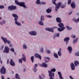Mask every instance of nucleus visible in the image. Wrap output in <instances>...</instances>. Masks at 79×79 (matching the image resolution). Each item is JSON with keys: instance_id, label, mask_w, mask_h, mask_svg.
Wrapping results in <instances>:
<instances>
[{"instance_id": "36", "label": "nucleus", "mask_w": 79, "mask_h": 79, "mask_svg": "<svg viewBox=\"0 0 79 79\" xmlns=\"http://www.w3.org/2000/svg\"><path fill=\"white\" fill-rule=\"evenodd\" d=\"M34 56H32L31 57V61L32 63L34 62Z\"/></svg>"}, {"instance_id": "56", "label": "nucleus", "mask_w": 79, "mask_h": 79, "mask_svg": "<svg viewBox=\"0 0 79 79\" xmlns=\"http://www.w3.org/2000/svg\"><path fill=\"white\" fill-rule=\"evenodd\" d=\"M9 63V60L8 59L7 60V64H8Z\"/></svg>"}, {"instance_id": "57", "label": "nucleus", "mask_w": 79, "mask_h": 79, "mask_svg": "<svg viewBox=\"0 0 79 79\" xmlns=\"http://www.w3.org/2000/svg\"><path fill=\"white\" fill-rule=\"evenodd\" d=\"M1 77H2V79H4V77L3 76H1Z\"/></svg>"}, {"instance_id": "24", "label": "nucleus", "mask_w": 79, "mask_h": 79, "mask_svg": "<svg viewBox=\"0 0 79 79\" xmlns=\"http://www.w3.org/2000/svg\"><path fill=\"white\" fill-rule=\"evenodd\" d=\"M74 64L75 66H77L79 64V62L77 61H75L74 62Z\"/></svg>"}, {"instance_id": "39", "label": "nucleus", "mask_w": 79, "mask_h": 79, "mask_svg": "<svg viewBox=\"0 0 79 79\" xmlns=\"http://www.w3.org/2000/svg\"><path fill=\"white\" fill-rule=\"evenodd\" d=\"M40 52L41 53H43L44 52V48L43 47H41L40 50Z\"/></svg>"}, {"instance_id": "12", "label": "nucleus", "mask_w": 79, "mask_h": 79, "mask_svg": "<svg viewBox=\"0 0 79 79\" xmlns=\"http://www.w3.org/2000/svg\"><path fill=\"white\" fill-rule=\"evenodd\" d=\"M40 66L44 67V68H47V67H48V65L44 62L43 63L41 64H40Z\"/></svg>"}, {"instance_id": "37", "label": "nucleus", "mask_w": 79, "mask_h": 79, "mask_svg": "<svg viewBox=\"0 0 79 79\" xmlns=\"http://www.w3.org/2000/svg\"><path fill=\"white\" fill-rule=\"evenodd\" d=\"M76 37V36L75 35L73 34L71 36V37L72 38H73V39H75Z\"/></svg>"}, {"instance_id": "18", "label": "nucleus", "mask_w": 79, "mask_h": 79, "mask_svg": "<svg viewBox=\"0 0 79 79\" xmlns=\"http://www.w3.org/2000/svg\"><path fill=\"white\" fill-rule=\"evenodd\" d=\"M71 8H72L73 9H74V8H76V4L75 3H74V2H73L71 3Z\"/></svg>"}, {"instance_id": "9", "label": "nucleus", "mask_w": 79, "mask_h": 79, "mask_svg": "<svg viewBox=\"0 0 79 79\" xmlns=\"http://www.w3.org/2000/svg\"><path fill=\"white\" fill-rule=\"evenodd\" d=\"M25 2H19V5L20 6L23 7L24 8H26V6L25 5Z\"/></svg>"}, {"instance_id": "53", "label": "nucleus", "mask_w": 79, "mask_h": 79, "mask_svg": "<svg viewBox=\"0 0 79 79\" xmlns=\"http://www.w3.org/2000/svg\"><path fill=\"white\" fill-rule=\"evenodd\" d=\"M42 76L44 78H45V75H44V74H42Z\"/></svg>"}, {"instance_id": "51", "label": "nucleus", "mask_w": 79, "mask_h": 79, "mask_svg": "<svg viewBox=\"0 0 79 79\" xmlns=\"http://www.w3.org/2000/svg\"><path fill=\"white\" fill-rule=\"evenodd\" d=\"M38 66V64H35V65H34V67H35V68H36V67Z\"/></svg>"}, {"instance_id": "48", "label": "nucleus", "mask_w": 79, "mask_h": 79, "mask_svg": "<svg viewBox=\"0 0 79 79\" xmlns=\"http://www.w3.org/2000/svg\"><path fill=\"white\" fill-rule=\"evenodd\" d=\"M3 48H4V46H2L0 48V50H1L3 49Z\"/></svg>"}, {"instance_id": "22", "label": "nucleus", "mask_w": 79, "mask_h": 79, "mask_svg": "<svg viewBox=\"0 0 79 79\" xmlns=\"http://www.w3.org/2000/svg\"><path fill=\"white\" fill-rule=\"evenodd\" d=\"M38 24L39 25H40V26H44V22H43L42 20L39 21Z\"/></svg>"}, {"instance_id": "35", "label": "nucleus", "mask_w": 79, "mask_h": 79, "mask_svg": "<svg viewBox=\"0 0 79 79\" xmlns=\"http://www.w3.org/2000/svg\"><path fill=\"white\" fill-rule=\"evenodd\" d=\"M46 53H48V54H50L51 53V51L50 50H46Z\"/></svg>"}, {"instance_id": "26", "label": "nucleus", "mask_w": 79, "mask_h": 79, "mask_svg": "<svg viewBox=\"0 0 79 79\" xmlns=\"http://www.w3.org/2000/svg\"><path fill=\"white\" fill-rule=\"evenodd\" d=\"M23 49L26 50V49L27 48V46L26 45V44H24L23 45Z\"/></svg>"}, {"instance_id": "58", "label": "nucleus", "mask_w": 79, "mask_h": 79, "mask_svg": "<svg viewBox=\"0 0 79 79\" xmlns=\"http://www.w3.org/2000/svg\"><path fill=\"white\" fill-rule=\"evenodd\" d=\"M26 71V69H23L24 72H25V71Z\"/></svg>"}, {"instance_id": "49", "label": "nucleus", "mask_w": 79, "mask_h": 79, "mask_svg": "<svg viewBox=\"0 0 79 79\" xmlns=\"http://www.w3.org/2000/svg\"><path fill=\"white\" fill-rule=\"evenodd\" d=\"M71 0H68V3L69 5V4L71 3Z\"/></svg>"}, {"instance_id": "15", "label": "nucleus", "mask_w": 79, "mask_h": 79, "mask_svg": "<svg viewBox=\"0 0 79 79\" xmlns=\"http://www.w3.org/2000/svg\"><path fill=\"white\" fill-rule=\"evenodd\" d=\"M46 30L51 32H53V28H46Z\"/></svg>"}, {"instance_id": "32", "label": "nucleus", "mask_w": 79, "mask_h": 79, "mask_svg": "<svg viewBox=\"0 0 79 79\" xmlns=\"http://www.w3.org/2000/svg\"><path fill=\"white\" fill-rule=\"evenodd\" d=\"M15 78L17 79H20V78H19V76L18 74H16L15 75Z\"/></svg>"}, {"instance_id": "21", "label": "nucleus", "mask_w": 79, "mask_h": 79, "mask_svg": "<svg viewBox=\"0 0 79 79\" xmlns=\"http://www.w3.org/2000/svg\"><path fill=\"white\" fill-rule=\"evenodd\" d=\"M56 20L57 23H61V20L60 18L59 17H57L56 18Z\"/></svg>"}, {"instance_id": "4", "label": "nucleus", "mask_w": 79, "mask_h": 79, "mask_svg": "<svg viewBox=\"0 0 79 79\" xmlns=\"http://www.w3.org/2000/svg\"><path fill=\"white\" fill-rule=\"evenodd\" d=\"M58 26L60 27L58 28V31L59 32H62L65 29V28L64 27V24L63 23H59L58 24Z\"/></svg>"}, {"instance_id": "60", "label": "nucleus", "mask_w": 79, "mask_h": 79, "mask_svg": "<svg viewBox=\"0 0 79 79\" xmlns=\"http://www.w3.org/2000/svg\"><path fill=\"white\" fill-rule=\"evenodd\" d=\"M77 21H78V23L79 22V17L77 19Z\"/></svg>"}, {"instance_id": "11", "label": "nucleus", "mask_w": 79, "mask_h": 79, "mask_svg": "<svg viewBox=\"0 0 79 79\" xmlns=\"http://www.w3.org/2000/svg\"><path fill=\"white\" fill-rule=\"evenodd\" d=\"M35 56L36 57V58H39L40 60H41L42 59V57H41V56L40 55L39 53H36L35 54Z\"/></svg>"}, {"instance_id": "41", "label": "nucleus", "mask_w": 79, "mask_h": 79, "mask_svg": "<svg viewBox=\"0 0 79 79\" xmlns=\"http://www.w3.org/2000/svg\"><path fill=\"white\" fill-rule=\"evenodd\" d=\"M19 62V63H23V60L22 59H19L18 60Z\"/></svg>"}, {"instance_id": "40", "label": "nucleus", "mask_w": 79, "mask_h": 79, "mask_svg": "<svg viewBox=\"0 0 79 79\" xmlns=\"http://www.w3.org/2000/svg\"><path fill=\"white\" fill-rule=\"evenodd\" d=\"M12 6V10H15L16 8V6Z\"/></svg>"}, {"instance_id": "62", "label": "nucleus", "mask_w": 79, "mask_h": 79, "mask_svg": "<svg viewBox=\"0 0 79 79\" xmlns=\"http://www.w3.org/2000/svg\"><path fill=\"white\" fill-rule=\"evenodd\" d=\"M45 62L47 63H48V61H47V60H45Z\"/></svg>"}, {"instance_id": "55", "label": "nucleus", "mask_w": 79, "mask_h": 79, "mask_svg": "<svg viewBox=\"0 0 79 79\" xmlns=\"http://www.w3.org/2000/svg\"><path fill=\"white\" fill-rule=\"evenodd\" d=\"M0 24H1V25H3V22H0Z\"/></svg>"}, {"instance_id": "14", "label": "nucleus", "mask_w": 79, "mask_h": 79, "mask_svg": "<svg viewBox=\"0 0 79 79\" xmlns=\"http://www.w3.org/2000/svg\"><path fill=\"white\" fill-rule=\"evenodd\" d=\"M22 56L23 57L22 59V60H23L24 62H26V55L24 54H22Z\"/></svg>"}, {"instance_id": "5", "label": "nucleus", "mask_w": 79, "mask_h": 79, "mask_svg": "<svg viewBox=\"0 0 79 79\" xmlns=\"http://www.w3.org/2000/svg\"><path fill=\"white\" fill-rule=\"evenodd\" d=\"M10 52V48L7 46H5L3 52L6 53H8Z\"/></svg>"}, {"instance_id": "43", "label": "nucleus", "mask_w": 79, "mask_h": 79, "mask_svg": "<svg viewBox=\"0 0 79 79\" xmlns=\"http://www.w3.org/2000/svg\"><path fill=\"white\" fill-rule=\"evenodd\" d=\"M11 52H12L13 53L15 52V49L14 48H11L10 49Z\"/></svg>"}, {"instance_id": "30", "label": "nucleus", "mask_w": 79, "mask_h": 79, "mask_svg": "<svg viewBox=\"0 0 79 79\" xmlns=\"http://www.w3.org/2000/svg\"><path fill=\"white\" fill-rule=\"evenodd\" d=\"M77 40H78V39L77 38L73 40V43L74 44H75L77 42Z\"/></svg>"}, {"instance_id": "10", "label": "nucleus", "mask_w": 79, "mask_h": 79, "mask_svg": "<svg viewBox=\"0 0 79 79\" xmlns=\"http://www.w3.org/2000/svg\"><path fill=\"white\" fill-rule=\"evenodd\" d=\"M61 5V2H59L58 3L57 5L55 7V10L56 11H58V10L60 8V7Z\"/></svg>"}, {"instance_id": "27", "label": "nucleus", "mask_w": 79, "mask_h": 79, "mask_svg": "<svg viewBox=\"0 0 79 79\" xmlns=\"http://www.w3.org/2000/svg\"><path fill=\"white\" fill-rule=\"evenodd\" d=\"M60 33H57L56 34V36L55 35L53 37L54 38H55L56 37H60Z\"/></svg>"}, {"instance_id": "8", "label": "nucleus", "mask_w": 79, "mask_h": 79, "mask_svg": "<svg viewBox=\"0 0 79 79\" xmlns=\"http://www.w3.org/2000/svg\"><path fill=\"white\" fill-rule=\"evenodd\" d=\"M36 3L37 5H40V4H42V5H45L46 4V2H40V0H36Z\"/></svg>"}, {"instance_id": "13", "label": "nucleus", "mask_w": 79, "mask_h": 79, "mask_svg": "<svg viewBox=\"0 0 79 79\" xmlns=\"http://www.w3.org/2000/svg\"><path fill=\"white\" fill-rule=\"evenodd\" d=\"M69 37H67L64 39V42H66V45H67L68 44V42H69Z\"/></svg>"}, {"instance_id": "16", "label": "nucleus", "mask_w": 79, "mask_h": 79, "mask_svg": "<svg viewBox=\"0 0 79 79\" xmlns=\"http://www.w3.org/2000/svg\"><path fill=\"white\" fill-rule=\"evenodd\" d=\"M57 54L58 56L60 57L62 56V53H61V48H60L59 49V51L57 52Z\"/></svg>"}, {"instance_id": "46", "label": "nucleus", "mask_w": 79, "mask_h": 79, "mask_svg": "<svg viewBox=\"0 0 79 79\" xmlns=\"http://www.w3.org/2000/svg\"><path fill=\"white\" fill-rule=\"evenodd\" d=\"M46 16L47 18H52V16L50 15H47Z\"/></svg>"}, {"instance_id": "7", "label": "nucleus", "mask_w": 79, "mask_h": 79, "mask_svg": "<svg viewBox=\"0 0 79 79\" xmlns=\"http://www.w3.org/2000/svg\"><path fill=\"white\" fill-rule=\"evenodd\" d=\"M0 73L1 74H4L6 73V69H5L4 66H2L1 68Z\"/></svg>"}, {"instance_id": "61", "label": "nucleus", "mask_w": 79, "mask_h": 79, "mask_svg": "<svg viewBox=\"0 0 79 79\" xmlns=\"http://www.w3.org/2000/svg\"><path fill=\"white\" fill-rule=\"evenodd\" d=\"M13 53H14V54H15V55H16V52H15V51H14V52H13Z\"/></svg>"}, {"instance_id": "19", "label": "nucleus", "mask_w": 79, "mask_h": 79, "mask_svg": "<svg viewBox=\"0 0 79 79\" xmlns=\"http://www.w3.org/2000/svg\"><path fill=\"white\" fill-rule=\"evenodd\" d=\"M10 65L12 66H14L15 65V63L13 62V61L12 59H10Z\"/></svg>"}, {"instance_id": "23", "label": "nucleus", "mask_w": 79, "mask_h": 79, "mask_svg": "<svg viewBox=\"0 0 79 79\" xmlns=\"http://www.w3.org/2000/svg\"><path fill=\"white\" fill-rule=\"evenodd\" d=\"M53 56L55 58H58L59 56L58 54L56 53H53Z\"/></svg>"}, {"instance_id": "33", "label": "nucleus", "mask_w": 79, "mask_h": 79, "mask_svg": "<svg viewBox=\"0 0 79 79\" xmlns=\"http://www.w3.org/2000/svg\"><path fill=\"white\" fill-rule=\"evenodd\" d=\"M44 17L43 15L41 16L40 21H44Z\"/></svg>"}, {"instance_id": "31", "label": "nucleus", "mask_w": 79, "mask_h": 79, "mask_svg": "<svg viewBox=\"0 0 79 79\" xmlns=\"http://www.w3.org/2000/svg\"><path fill=\"white\" fill-rule=\"evenodd\" d=\"M33 70L35 73H36V72H37V69L36 67H34L33 68Z\"/></svg>"}, {"instance_id": "45", "label": "nucleus", "mask_w": 79, "mask_h": 79, "mask_svg": "<svg viewBox=\"0 0 79 79\" xmlns=\"http://www.w3.org/2000/svg\"><path fill=\"white\" fill-rule=\"evenodd\" d=\"M75 56H79V52H77L75 53Z\"/></svg>"}, {"instance_id": "38", "label": "nucleus", "mask_w": 79, "mask_h": 79, "mask_svg": "<svg viewBox=\"0 0 79 79\" xmlns=\"http://www.w3.org/2000/svg\"><path fill=\"white\" fill-rule=\"evenodd\" d=\"M15 3L17 4V5H19V2H18V0H15Z\"/></svg>"}, {"instance_id": "50", "label": "nucleus", "mask_w": 79, "mask_h": 79, "mask_svg": "<svg viewBox=\"0 0 79 79\" xmlns=\"http://www.w3.org/2000/svg\"><path fill=\"white\" fill-rule=\"evenodd\" d=\"M45 60H50L49 57H45Z\"/></svg>"}, {"instance_id": "2", "label": "nucleus", "mask_w": 79, "mask_h": 79, "mask_svg": "<svg viewBox=\"0 0 79 79\" xmlns=\"http://www.w3.org/2000/svg\"><path fill=\"white\" fill-rule=\"evenodd\" d=\"M56 71V69L55 68L52 69H51V71L48 70V73H49V75L50 78L49 79H54L53 77L55 76V74L53 72H55Z\"/></svg>"}, {"instance_id": "47", "label": "nucleus", "mask_w": 79, "mask_h": 79, "mask_svg": "<svg viewBox=\"0 0 79 79\" xmlns=\"http://www.w3.org/2000/svg\"><path fill=\"white\" fill-rule=\"evenodd\" d=\"M66 6V5L65 4H63L61 6V8H64Z\"/></svg>"}, {"instance_id": "28", "label": "nucleus", "mask_w": 79, "mask_h": 79, "mask_svg": "<svg viewBox=\"0 0 79 79\" xmlns=\"http://www.w3.org/2000/svg\"><path fill=\"white\" fill-rule=\"evenodd\" d=\"M72 19L73 21H74L75 23H78L77 19L76 18V17L73 18Z\"/></svg>"}, {"instance_id": "54", "label": "nucleus", "mask_w": 79, "mask_h": 79, "mask_svg": "<svg viewBox=\"0 0 79 79\" xmlns=\"http://www.w3.org/2000/svg\"><path fill=\"white\" fill-rule=\"evenodd\" d=\"M72 11H71L70 12H69V15H71V14L72 13Z\"/></svg>"}, {"instance_id": "25", "label": "nucleus", "mask_w": 79, "mask_h": 79, "mask_svg": "<svg viewBox=\"0 0 79 79\" xmlns=\"http://www.w3.org/2000/svg\"><path fill=\"white\" fill-rule=\"evenodd\" d=\"M66 28L67 29V30H68V31H70V30H72V29H73V28L71 27H69V25H67L66 27Z\"/></svg>"}, {"instance_id": "1", "label": "nucleus", "mask_w": 79, "mask_h": 79, "mask_svg": "<svg viewBox=\"0 0 79 79\" xmlns=\"http://www.w3.org/2000/svg\"><path fill=\"white\" fill-rule=\"evenodd\" d=\"M1 39H2V41L4 42V44H7L9 45V47H13V45L11 44V41L10 40H7V38L3 36H2L1 37Z\"/></svg>"}, {"instance_id": "3", "label": "nucleus", "mask_w": 79, "mask_h": 79, "mask_svg": "<svg viewBox=\"0 0 79 79\" xmlns=\"http://www.w3.org/2000/svg\"><path fill=\"white\" fill-rule=\"evenodd\" d=\"M12 16L13 17H14V18H15L14 20L15 21V23L17 26H21V23L17 21L18 19V16L17 15L15 14H13Z\"/></svg>"}, {"instance_id": "20", "label": "nucleus", "mask_w": 79, "mask_h": 79, "mask_svg": "<svg viewBox=\"0 0 79 79\" xmlns=\"http://www.w3.org/2000/svg\"><path fill=\"white\" fill-rule=\"evenodd\" d=\"M68 49L69 52V53H71V52H72V50H73L71 46H68Z\"/></svg>"}, {"instance_id": "29", "label": "nucleus", "mask_w": 79, "mask_h": 79, "mask_svg": "<svg viewBox=\"0 0 79 79\" xmlns=\"http://www.w3.org/2000/svg\"><path fill=\"white\" fill-rule=\"evenodd\" d=\"M46 11L48 13H50L51 11H52V9H47L46 10Z\"/></svg>"}, {"instance_id": "44", "label": "nucleus", "mask_w": 79, "mask_h": 79, "mask_svg": "<svg viewBox=\"0 0 79 79\" xmlns=\"http://www.w3.org/2000/svg\"><path fill=\"white\" fill-rule=\"evenodd\" d=\"M56 1V0H52V2L54 4V5H56V3H55V2Z\"/></svg>"}, {"instance_id": "17", "label": "nucleus", "mask_w": 79, "mask_h": 79, "mask_svg": "<svg viewBox=\"0 0 79 79\" xmlns=\"http://www.w3.org/2000/svg\"><path fill=\"white\" fill-rule=\"evenodd\" d=\"M70 66L72 70H74L75 69V65L74 63H72L70 64Z\"/></svg>"}, {"instance_id": "42", "label": "nucleus", "mask_w": 79, "mask_h": 79, "mask_svg": "<svg viewBox=\"0 0 79 79\" xmlns=\"http://www.w3.org/2000/svg\"><path fill=\"white\" fill-rule=\"evenodd\" d=\"M5 8V6H4L0 5V9L2 10V9H4Z\"/></svg>"}, {"instance_id": "52", "label": "nucleus", "mask_w": 79, "mask_h": 79, "mask_svg": "<svg viewBox=\"0 0 79 79\" xmlns=\"http://www.w3.org/2000/svg\"><path fill=\"white\" fill-rule=\"evenodd\" d=\"M2 22L3 23H4L5 24L6 23V21L5 20H2Z\"/></svg>"}, {"instance_id": "59", "label": "nucleus", "mask_w": 79, "mask_h": 79, "mask_svg": "<svg viewBox=\"0 0 79 79\" xmlns=\"http://www.w3.org/2000/svg\"><path fill=\"white\" fill-rule=\"evenodd\" d=\"M54 29H56V28H57V30H58V28H58L56 27H54Z\"/></svg>"}, {"instance_id": "34", "label": "nucleus", "mask_w": 79, "mask_h": 79, "mask_svg": "<svg viewBox=\"0 0 79 79\" xmlns=\"http://www.w3.org/2000/svg\"><path fill=\"white\" fill-rule=\"evenodd\" d=\"M8 10H10V11H11V10H12L11 6H9L8 7Z\"/></svg>"}, {"instance_id": "6", "label": "nucleus", "mask_w": 79, "mask_h": 79, "mask_svg": "<svg viewBox=\"0 0 79 79\" xmlns=\"http://www.w3.org/2000/svg\"><path fill=\"white\" fill-rule=\"evenodd\" d=\"M29 34L33 36H36L37 34V31H31L29 32Z\"/></svg>"}, {"instance_id": "63", "label": "nucleus", "mask_w": 79, "mask_h": 79, "mask_svg": "<svg viewBox=\"0 0 79 79\" xmlns=\"http://www.w3.org/2000/svg\"><path fill=\"white\" fill-rule=\"evenodd\" d=\"M22 23H23V24H24V21H22Z\"/></svg>"}, {"instance_id": "64", "label": "nucleus", "mask_w": 79, "mask_h": 79, "mask_svg": "<svg viewBox=\"0 0 79 79\" xmlns=\"http://www.w3.org/2000/svg\"><path fill=\"white\" fill-rule=\"evenodd\" d=\"M2 19V18L1 17H0V19Z\"/></svg>"}]
</instances>
